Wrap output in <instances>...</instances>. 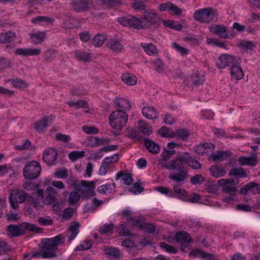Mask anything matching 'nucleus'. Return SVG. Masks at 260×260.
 <instances>
[{
	"label": "nucleus",
	"instance_id": "f257e3e1",
	"mask_svg": "<svg viewBox=\"0 0 260 260\" xmlns=\"http://www.w3.org/2000/svg\"><path fill=\"white\" fill-rule=\"evenodd\" d=\"M65 240V237L62 235H58L51 238L42 239L41 250L34 249L31 253V257L43 258L55 257L58 252V246L63 243Z\"/></svg>",
	"mask_w": 260,
	"mask_h": 260
},
{
	"label": "nucleus",
	"instance_id": "f03ea898",
	"mask_svg": "<svg viewBox=\"0 0 260 260\" xmlns=\"http://www.w3.org/2000/svg\"><path fill=\"white\" fill-rule=\"evenodd\" d=\"M7 235L10 238L18 237L24 235L26 231L41 233L43 229L37 227L36 225L28 222H23L20 224H11L7 226Z\"/></svg>",
	"mask_w": 260,
	"mask_h": 260
},
{
	"label": "nucleus",
	"instance_id": "7ed1b4c3",
	"mask_svg": "<svg viewBox=\"0 0 260 260\" xmlns=\"http://www.w3.org/2000/svg\"><path fill=\"white\" fill-rule=\"evenodd\" d=\"M111 126L117 130H121L125 126L128 120V115L122 110H117L113 112L109 117Z\"/></svg>",
	"mask_w": 260,
	"mask_h": 260
},
{
	"label": "nucleus",
	"instance_id": "20e7f679",
	"mask_svg": "<svg viewBox=\"0 0 260 260\" xmlns=\"http://www.w3.org/2000/svg\"><path fill=\"white\" fill-rule=\"evenodd\" d=\"M41 170L40 164L37 161L32 160L27 163L24 167L23 175L27 180L35 179L39 176Z\"/></svg>",
	"mask_w": 260,
	"mask_h": 260
},
{
	"label": "nucleus",
	"instance_id": "39448f33",
	"mask_svg": "<svg viewBox=\"0 0 260 260\" xmlns=\"http://www.w3.org/2000/svg\"><path fill=\"white\" fill-rule=\"evenodd\" d=\"M194 18L200 22L209 23L217 18L216 11L211 8H206L196 11Z\"/></svg>",
	"mask_w": 260,
	"mask_h": 260
},
{
	"label": "nucleus",
	"instance_id": "423d86ee",
	"mask_svg": "<svg viewBox=\"0 0 260 260\" xmlns=\"http://www.w3.org/2000/svg\"><path fill=\"white\" fill-rule=\"evenodd\" d=\"M27 192L24 190H13L9 197V202L11 207L15 209L18 207V203H23L26 201Z\"/></svg>",
	"mask_w": 260,
	"mask_h": 260
},
{
	"label": "nucleus",
	"instance_id": "0eeeda50",
	"mask_svg": "<svg viewBox=\"0 0 260 260\" xmlns=\"http://www.w3.org/2000/svg\"><path fill=\"white\" fill-rule=\"evenodd\" d=\"M118 22L123 26L133 27L138 29L143 27L141 20L132 15L119 17Z\"/></svg>",
	"mask_w": 260,
	"mask_h": 260
},
{
	"label": "nucleus",
	"instance_id": "6e6552de",
	"mask_svg": "<svg viewBox=\"0 0 260 260\" xmlns=\"http://www.w3.org/2000/svg\"><path fill=\"white\" fill-rule=\"evenodd\" d=\"M175 239L180 244L181 250L183 252L189 247L191 242V238L189 234L185 231L178 232L175 234Z\"/></svg>",
	"mask_w": 260,
	"mask_h": 260
},
{
	"label": "nucleus",
	"instance_id": "1a4fd4ad",
	"mask_svg": "<svg viewBox=\"0 0 260 260\" xmlns=\"http://www.w3.org/2000/svg\"><path fill=\"white\" fill-rule=\"evenodd\" d=\"M185 156L179 155L175 159H172L169 162L160 161V165L162 167L171 170H179L183 166L184 162Z\"/></svg>",
	"mask_w": 260,
	"mask_h": 260
},
{
	"label": "nucleus",
	"instance_id": "9d476101",
	"mask_svg": "<svg viewBox=\"0 0 260 260\" xmlns=\"http://www.w3.org/2000/svg\"><path fill=\"white\" fill-rule=\"evenodd\" d=\"M94 188L95 185L93 182L83 181L78 185L77 189L82 196L87 197L93 195Z\"/></svg>",
	"mask_w": 260,
	"mask_h": 260
},
{
	"label": "nucleus",
	"instance_id": "9b49d317",
	"mask_svg": "<svg viewBox=\"0 0 260 260\" xmlns=\"http://www.w3.org/2000/svg\"><path fill=\"white\" fill-rule=\"evenodd\" d=\"M233 180L222 179L218 180L217 186L222 188L223 192L235 196L237 192V189L233 186Z\"/></svg>",
	"mask_w": 260,
	"mask_h": 260
},
{
	"label": "nucleus",
	"instance_id": "f8f14e48",
	"mask_svg": "<svg viewBox=\"0 0 260 260\" xmlns=\"http://www.w3.org/2000/svg\"><path fill=\"white\" fill-rule=\"evenodd\" d=\"M237 60L233 56L228 54L221 55L216 62V66L219 69H224L229 66H232Z\"/></svg>",
	"mask_w": 260,
	"mask_h": 260
},
{
	"label": "nucleus",
	"instance_id": "ddd939ff",
	"mask_svg": "<svg viewBox=\"0 0 260 260\" xmlns=\"http://www.w3.org/2000/svg\"><path fill=\"white\" fill-rule=\"evenodd\" d=\"M58 153L56 149L50 148L46 149L43 155L44 161L49 165H54L57 157Z\"/></svg>",
	"mask_w": 260,
	"mask_h": 260
},
{
	"label": "nucleus",
	"instance_id": "4468645a",
	"mask_svg": "<svg viewBox=\"0 0 260 260\" xmlns=\"http://www.w3.org/2000/svg\"><path fill=\"white\" fill-rule=\"evenodd\" d=\"M70 5L73 11L76 12H83L88 10L89 4L87 0H72Z\"/></svg>",
	"mask_w": 260,
	"mask_h": 260
},
{
	"label": "nucleus",
	"instance_id": "2eb2a0df",
	"mask_svg": "<svg viewBox=\"0 0 260 260\" xmlns=\"http://www.w3.org/2000/svg\"><path fill=\"white\" fill-rule=\"evenodd\" d=\"M178 171V172L170 173L169 178L175 182L183 183L189 176L188 172L185 169Z\"/></svg>",
	"mask_w": 260,
	"mask_h": 260
},
{
	"label": "nucleus",
	"instance_id": "dca6fc26",
	"mask_svg": "<svg viewBox=\"0 0 260 260\" xmlns=\"http://www.w3.org/2000/svg\"><path fill=\"white\" fill-rule=\"evenodd\" d=\"M248 191H250L254 194L260 193V184L250 182L240 189V193L242 195H246Z\"/></svg>",
	"mask_w": 260,
	"mask_h": 260
},
{
	"label": "nucleus",
	"instance_id": "f3484780",
	"mask_svg": "<svg viewBox=\"0 0 260 260\" xmlns=\"http://www.w3.org/2000/svg\"><path fill=\"white\" fill-rule=\"evenodd\" d=\"M103 251L109 258L120 259L122 258V253L117 248L106 246L103 248Z\"/></svg>",
	"mask_w": 260,
	"mask_h": 260
},
{
	"label": "nucleus",
	"instance_id": "a211bd4d",
	"mask_svg": "<svg viewBox=\"0 0 260 260\" xmlns=\"http://www.w3.org/2000/svg\"><path fill=\"white\" fill-rule=\"evenodd\" d=\"M210 30L219 38L223 39H228L229 35L228 32V28L223 25H215L210 27Z\"/></svg>",
	"mask_w": 260,
	"mask_h": 260
},
{
	"label": "nucleus",
	"instance_id": "6ab92c4d",
	"mask_svg": "<svg viewBox=\"0 0 260 260\" xmlns=\"http://www.w3.org/2000/svg\"><path fill=\"white\" fill-rule=\"evenodd\" d=\"M54 118L53 115L44 116L41 120L35 124V128L39 133L43 132L50 125Z\"/></svg>",
	"mask_w": 260,
	"mask_h": 260
},
{
	"label": "nucleus",
	"instance_id": "aec40b11",
	"mask_svg": "<svg viewBox=\"0 0 260 260\" xmlns=\"http://www.w3.org/2000/svg\"><path fill=\"white\" fill-rule=\"evenodd\" d=\"M230 74L232 78L236 80L241 79L244 77L243 70L237 62L232 66Z\"/></svg>",
	"mask_w": 260,
	"mask_h": 260
},
{
	"label": "nucleus",
	"instance_id": "412c9836",
	"mask_svg": "<svg viewBox=\"0 0 260 260\" xmlns=\"http://www.w3.org/2000/svg\"><path fill=\"white\" fill-rule=\"evenodd\" d=\"M189 255L193 257H201L205 260H215L213 254L207 253L198 249H193Z\"/></svg>",
	"mask_w": 260,
	"mask_h": 260
},
{
	"label": "nucleus",
	"instance_id": "4be33fe9",
	"mask_svg": "<svg viewBox=\"0 0 260 260\" xmlns=\"http://www.w3.org/2000/svg\"><path fill=\"white\" fill-rule=\"evenodd\" d=\"M46 34L44 31H38L30 35L31 42L35 45L42 43L46 38Z\"/></svg>",
	"mask_w": 260,
	"mask_h": 260
},
{
	"label": "nucleus",
	"instance_id": "5701e85b",
	"mask_svg": "<svg viewBox=\"0 0 260 260\" xmlns=\"http://www.w3.org/2000/svg\"><path fill=\"white\" fill-rule=\"evenodd\" d=\"M231 154V153L229 151H216L210 156V158L214 161L219 162L226 159Z\"/></svg>",
	"mask_w": 260,
	"mask_h": 260
},
{
	"label": "nucleus",
	"instance_id": "b1692460",
	"mask_svg": "<svg viewBox=\"0 0 260 260\" xmlns=\"http://www.w3.org/2000/svg\"><path fill=\"white\" fill-rule=\"evenodd\" d=\"M210 174L215 178L223 177L226 173L224 168L219 165H213L209 169Z\"/></svg>",
	"mask_w": 260,
	"mask_h": 260
},
{
	"label": "nucleus",
	"instance_id": "393cba45",
	"mask_svg": "<svg viewBox=\"0 0 260 260\" xmlns=\"http://www.w3.org/2000/svg\"><path fill=\"white\" fill-rule=\"evenodd\" d=\"M107 47L113 51H119L123 49L122 41L117 39H111L108 40L107 44Z\"/></svg>",
	"mask_w": 260,
	"mask_h": 260
},
{
	"label": "nucleus",
	"instance_id": "a878e982",
	"mask_svg": "<svg viewBox=\"0 0 260 260\" xmlns=\"http://www.w3.org/2000/svg\"><path fill=\"white\" fill-rule=\"evenodd\" d=\"M144 19L152 24H158L160 22V18L157 15V13L146 11L143 15Z\"/></svg>",
	"mask_w": 260,
	"mask_h": 260
},
{
	"label": "nucleus",
	"instance_id": "bb28decb",
	"mask_svg": "<svg viewBox=\"0 0 260 260\" xmlns=\"http://www.w3.org/2000/svg\"><path fill=\"white\" fill-rule=\"evenodd\" d=\"M74 55L78 60L85 62L90 61L92 57V54L82 50H76Z\"/></svg>",
	"mask_w": 260,
	"mask_h": 260
},
{
	"label": "nucleus",
	"instance_id": "cd10ccee",
	"mask_svg": "<svg viewBox=\"0 0 260 260\" xmlns=\"http://www.w3.org/2000/svg\"><path fill=\"white\" fill-rule=\"evenodd\" d=\"M142 114L144 116L149 119H157L158 115L153 107H144L142 109Z\"/></svg>",
	"mask_w": 260,
	"mask_h": 260
},
{
	"label": "nucleus",
	"instance_id": "c85d7f7f",
	"mask_svg": "<svg viewBox=\"0 0 260 260\" xmlns=\"http://www.w3.org/2000/svg\"><path fill=\"white\" fill-rule=\"evenodd\" d=\"M144 144L148 151L153 154H157L160 151L159 146L153 141L148 139H144Z\"/></svg>",
	"mask_w": 260,
	"mask_h": 260
},
{
	"label": "nucleus",
	"instance_id": "c756f323",
	"mask_svg": "<svg viewBox=\"0 0 260 260\" xmlns=\"http://www.w3.org/2000/svg\"><path fill=\"white\" fill-rule=\"evenodd\" d=\"M16 35L15 32L11 31L0 34V43H8L15 39Z\"/></svg>",
	"mask_w": 260,
	"mask_h": 260
},
{
	"label": "nucleus",
	"instance_id": "7c9ffc66",
	"mask_svg": "<svg viewBox=\"0 0 260 260\" xmlns=\"http://www.w3.org/2000/svg\"><path fill=\"white\" fill-rule=\"evenodd\" d=\"M238 162L241 165H248L250 166H254L257 162L255 155L253 156H251L250 157H240L238 159Z\"/></svg>",
	"mask_w": 260,
	"mask_h": 260
},
{
	"label": "nucleus",
	"instance_id": "2f4dec72",
	"mask_svg": "<svg viewBox=\"0 0 260 260\" xmlns=\"http://www.w3.org/2000/svg\"><path fill=\"white\" fill-rule=\"evenodd\" d=\"M115 105L122 110H129L131 108L130 103L122 98H116L114 100Z\"/></svg>",
	"mask_w": 260,
	"mask_h": 260
},
{
	"label": "nucleus",
	"instance_id": "473e14b6",
	"mask_svg": "<svg viewBox=\"0 0 260 260\" xmlns=\"http://www.w3.org/2000/svg\"><path fill=\"white\" fill-rule=\"evenodd\" d=\"M80 224L78 222H72L71 225L68 228V231L71 234L69 236V240H73L78 234Z\"/></svg>",
	"mask_w": 260,
	"mask_h": 260
},
{
	"label": "nucleus",
	"instance_id": "72a5a7b5",
	"mask_svg": "<svg viewBox=\"0 0 260 260\" xmlns=\"http://www.w3.org/2000/svg\"><path fill=\"white\" fill-rule=\"evenodd\" d=\"M185 154L188 156H185L184 162H186L188 165L193 169H199L201 168V164L196 159L193 158L189 156V153H186Z\"/></svg>",
	"mask_w": 260,
	"mask_h": 260
},
{
	"label": "nucleus",
	"instance_id": "f704fd0d",
	"mask_svg": "<svg viewBox=\"0 0 260 260\" xmlns=\"http://www.w3.org/2000/svg\"><path fill=\"white\" fill-rule=\"evenodd\" d=\"M120 178H121L123 183L127 185H131L133 181L129 174L123 173L121 172L117 173L115 177L116 180H118Z\"/></svg>",
	"mask_w": 260,
	"mask_h": 260
},
{
	"label": "nucleus",
	"instance_id": "c9c22d12",
	"mask_svg": "<svg viewBox=\"0 0 260 260\" xmlns=\"http://www.w3.org/2000/svg\"><path fill=\"white\" fill-rule=\"evenodd\" d=\"M205 81V77L203 75L196 74L192 75L191 77V82L194 86L198 87L203 85Z\"/></svg>",
	"mask_w": 260,
	"mask_h": 260
},
{
	"label": "nucleus",
	"instance_id": "e433bc0d",
	"mask_svg": "<svg viewBox=\"0 0 260 260\" xmlns=\"http://www.w3.org/2000/svg\"><path fill=\"white\" fill-rule=\"evenodd\" d=\"M122 80L129 85H134L137 83V78L129 73L123 74L121 76Z\"/></svg>",
	"mask_w": 260,
	"mask_h": 260
},
{
	"label": "nucleus",
	"instance_id": "4c0bfd02",
	"mask_svg": "<svg viewBox=\"0 0 260 260\" xmlns=\"http://www.w3.org/2000/svg\"><path fill=\"white\" fill-rule=\"evenodd\" d=\"M121 0H98L97 4L101 6L113 7L120 4Z\"/></svg>",
	"mask_w": 260,
	"mask_h": 260
},
{
	"label": "nucleus",
	"instance_id": "58836bf2",
	"mask_svg": "<svg viewBox=\"0 0 260 260\" xmlns=\"http://www.w3.org/2000/svg\"><path fill=\"white\" fill-rule=\"evenodd\" d=\"M115 187V183L112 184H107L105 185H101L98 188V191L100 193H105V194H109L111 193L112 191L113 188Z\"/></svg>",
	"mask_w": 260,
	"mask_h": 260
},
{
	"label": "nucleus",
	"instance_id": "ea45409f",
	"mask_svg": "<svg viewBox=\"0 0 260 260\" xmlns=\"http://www.w3.org/2000/svg\"><path fill=\"white\" fill-rule=\"evenodd\" d=\"M230 176H233L238 177H245L246 176V173L242 168H235L232 169L229 173Z\"/></svg>",
	"mask_w": 260,
	"mask_h": 260
},
{
	"label": "nucleus",
	"instance_id": "a19ab883",
	"mask_svg": "<svg viewBox=\"0 0 260 260\" xmlns=\"http://www.w3.org/2000/svg\"><path fill=\"white\" fill-rule=\"evenodd\" d=\"M158 133L161 136L165 137H174V131L167 126H162L158 130Z\"/></svg>",
	"mask_w": 260,
	"mask_h": 260
},
{
	"label": "nucleus",
	"instance_id": "79ce46f5",
	"mask_svg": "<svg viewBox=\"0 0 260 260\" xmlns=\"http://www.w3.org/2000/svg\"><path fill=\"white\" fill-rule=\"evenodd\" d=\"M141 46L149 55L154 54L157 52L156 47L151 43L142 44Z\"/></svg>",
	"mask_w": 260,
	"mask_h": 260
},
{
	"label": "nucleus",
	"instance_id": "37998d69",
	"mask_svg": "<svg viewBox=\"0 0 260 260\" xmlns=\"http://www.w3.org/2000/svg\"><path fill=\"white\" fill-rule=\"evenodd\" d=\"M85 153L84 151H73L69 154V158L72 161L74 162L78 159L83 157Z\"/></svg>",
	"mask_w": 260,
	"mask_h": 260
},
{
	"label": "nucleus",
	"instance_id": "c03bdc74",
	"mask_svg": "<svg viewBox=\"0 0 260 260\" xmlns=\"http://www.w3.org/2000/svg\"><path fill=\"white\" fill-rule=\"evenodd\" d=\"M105 40V35L98 34L95 35L92 40V43L94 46L100 47L103 44Z\"/></svg>",
	"mask_w": 260,
	"mask_h": 260
},
{
	"label": "nucleus",
	"instance_id": "a18cd8bd",
	"mask_svg": "<svg viewBox=\"0 0 260 260\" xmlns=\"http://www.w3.org/2000/svg\"><path fill=\"white\" fill-rule=\"evenodd\" d=\"M174 137L177 136L183 140H186L189 136V133L184 128L178 129L174 131Z\"/></svg>",
	"mask_w": 260,
	"mask_h": 260
},
{
	"label": "nucleus",
	"instance_id": "49530a36",
	"mask_svg": "<svg viewBox=\"0 0 260 260\" xmlns=\"http://www.w3.org/2000/svg\"><path fill=\"white\" fill-rule=\"evenodd\" d=\"M9 81L11 82L12 85L16 88H24L28 86L26 82L18 78L9 80Z\"/></svg>",
	"mask_w": 260,
	"mask_h": 260
},
{
	"label": "nucleus",
	"instance_id": "de8ad7c7",
	"mask_svg": "<svg viewBox=\"0 0 260 260\" xmlns=\"http://www.w3.org/2000/svg\"><path fill=\"white\" fill-rule=\"evenodd\" d=\"M53 20L49 17L45 16H38L31 19V22L34 24H38L44 22L45 23L48 24L52 22Z\"/></svg>",
	"mask_w": 260,
	"mask_h": 260
},
{
	"label": "nucleus",
	"instance_id": "09e8293b",
	"mask_svg": "<svg viewBox=\"0 0 260 260\" xmlns=\"http://www.w3.org/2000/svg\"><path fill=\"white\" fill-rule=\"evenodd\" d=\"M40 186L38 183H33L31 181H26L23 183V188L27 190H34Z\"/></svg>",
	"mask_w": 260,
	"mask_h": 260
},
{
	"label": "nucleus",
	"instance_id": "8fccbe9b",
	"mask_svg": "<svg viewBox=\"0 0 260 260\" xmlns=\"http://www.w3.org/2000/svg\"><path fill=\"white\" fill-rule=\"evenodd\" d=\"M139 129L142 133L147 135H149L152 133L151 127L143 122H139Z\"/></svg>",
	"mask_w": 260,
	"mask_h": 260
},
{
	"label": "nucleus",
	"instance_id": "3c124183",
	"mask_svg": "<svg viewBox=\"0 0 260 260\" xmlns=\"http://www.w3.org/2000/svg\"><path fill=\"white\" fill-rule=\"evenodd\" d=\"M54 175L58 178H66L68 176V171L66 168H58L54 172Z\"/></svg>",
	"mask_w": 260,
	"mask_h": 260
},
{
	"label": "nucleus",
	"instance_id": "603ef678",
	"mask_svg": "<svg viewBox=\"0 0 260 260\" xmlns=\"http://www.w3.org/2000/svg\"><path fill=\"white\" fill-rule=\"evenodd\" d=\"M80 199V196L77 191H71L68 199L70 205H73L77 203Z\"/></svg>",
	"mask_w": 260,
	"mask_h": 260
},
{
	"label": "nucleus",
	"instance_id": "864d4df0",
	"mask_svg": "<svg viewBox=\"0 0 260 260\" xmlns=\"http://www.w3.org/2000/svg\"><path fill=\"white\" fill-rule=\"evenodd\" d=\"M11 61L8 58L0 56V70L11 67Z\"/></svg>",
	"mask_w": 260,
	"mask_h": 260
},
{
	"label": "nucleus",
	"instance_id": "5fc2aeb1",
	"mask_svg": "<svg viewBox=\"0 0 260 260\" xmlns=\"http://www.w3.org/2000/svg\"><path fill=\"white\" fill-rule=\"evenodd\" d=\"M56 55V52L54 49H49L45 51L44 57L46 60L51 61L54 59Z\"/></svg>",
	"mask_w": 260,
	"mask_h": 260
},
{
	"label": "nucleus",
	"instance_id": "6e6d98bb",
	"mask_svg": "<svg viewBox=\"0 0 260 260\" xmlns=\"http://www.w3.org/2000/svg\"><path fill=\"white\" fill-rule=\"evenodd\" d=\"M146 0H141L140 1H136L132 4V7L136 10H143L146 7Z\"/></svg>",
	"mask_w": 260,
	"mask_h": 260
},
{
	"label": "nucleus",
	"instance_id": "4d7b16f0",
	"mask_svg": "<svg viewBox=\"0 0 260 260\" xmlns=\"http://www.w3.org/2000/svg\"><path fill=\"white\" fill-rule=\"evenodd\" d=\"M117 231L118 233L124 236H129L131 234L129 230L127 228L124 223L119 224Z\"/></svg>",
	"mask_w": 260,
	"mask_h": 260
},
{
	"label": "nucleus",
	"instance_id": "13d9d810",
	"mask_svg": "<svg viewBox=\"0 0 260 260\" xmlns=\"http://www.w3.org/2000/svg\"><path fill=\"white\" fill-rule=\"evenodd\" d=\"M175 152L174 150L169 151V150H165L161 154V156L162 159L159 160V164L160 165V161H162L163 162H167V161L170 158L171 156L174 154Z\"/></svg>",
	"mask_w": 260,
	"mask_h": 260
},
{
	"label": "nucleus",
	"instance_id": "bf43d9fd",
	"mask_svg": "<svg viewBox=\"0 0 260 260\" xmlns=\"http://www.w3.org/2000/svg\"><path fill=\"white\" fill-rule=\"evenodd\" d=\"M74 209L72 208H67L65 209L62 213V217L65 220L70 219L73 215Z\"/></svg>",
	"mask_w": 260,
	"mask_h": 260
},
{
	"label": "nucleus",
	"instance_id": "052dcab7",
	"mask_svg": "<svg viewBox=\"0 0 260 260\" xmlns=\"http://www.w3.org/2000/svg\"><path fill=\"white\" fill-rule=\"evenodd\" d=\"M37 221L40 225L44 226L51 225L53 222V220L50 217H46V218L40 217L38 218Z\"/></svg>",
	"mask_w": 260,
	"mask_h": 260
},
{
	"label": "nucleus",
	"instance_id": "680f3d73",
	"mask_svg": "<svg viewBox=\"0 0 260 260\" xmlns=\"http://www.w3.org/2000/svg\"><path fill=\"white\" fill-rule=\"evenodd\" d=\"M239 45L241 48L245 50H251L254 47L253 43L251 41L245 40L241 41Z\"/></svg>",
	"mask_w": 260,
	"mask_h": 260
},
{
	"label": "nucleus",
	"instance_id": "e2e57ef3",
	"mask_svg": "<svg viewBox=\"0 0 260 260\" xmlns=\"http://www.w3.org/2000/svg\"><path fill=\"white\" fill-rule=\"evenodd\" d=\"M160 247L165 249L167 252L170 253L175 254L177 252V250L174 246L169 245L165 242L160 243Z\"/></svg>",
	"mask_w": 260,
	"mask_h": 260
},
{
	"label": "nucleus",
	"instance_id": "0e129e2a",
	"mask_svg": "<svg viewBox=\"0 0 260 260\" xmlns=\"http://www.w3.org/2000/svg\"><path fill=\"white\" fill-rule=\"evenodd\" d=\"M127 222L132 225L141 228H142V225H143V223L136 216L130 217L129 219H127Z\"/></svg>",
	"mask_w": 260,
	"mask_h": 260
},
{
	"label": "nucleus",
	"instance_id": "69168bd1",
	"mask_svg": "<svg viewBox=\"0 0 260 260\" xmlns=\"http://www.w3.org/2000/svg\"><path fill=\"white\" fill-rule=\"evenodd\" d=\"M142 228L145 230L148 233H153L155 231V226L154 224L150 223L149 222L143 223Z\"/></svg>",
	"mask_w": 260,
	"mask_h": 260
},
{
	"label": "nucleus",
	"instance_id": "338daca9",
	"mask_svg": "<svg viewBox=\"0 0 260 260\" xmlns=\"http://www.w3.org/2000/svg\"><path fill=\"white\" fill-rule=\"evenodd\" d=\"M172 47L180 52L182 55H185L188 53V50L187 49L180 46L176 43H173L172 44Z\"/></svg>",
	"mask_w": 260,
	"mask_h": 260
},
{
	"label": "nucleus",
	"instance_id": "774afa93",
	"mask_svg": "<svg viewBox=\"0 0 260 260\" xmlns=\"http://www.w3.org/2000/svg\"><path fill=\"white\" fill-rule=\"evenodd\" d=\"M190 181L192 184H201L203 182L204 179L201 175L197 174L191 177Z\"/></svg>",
	"mask_w": 260,
	"mask_h": 260
}]
</instances>
